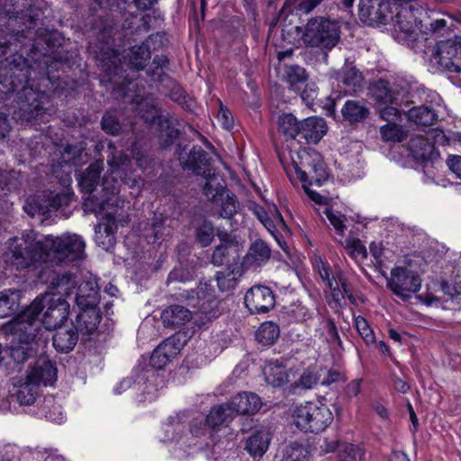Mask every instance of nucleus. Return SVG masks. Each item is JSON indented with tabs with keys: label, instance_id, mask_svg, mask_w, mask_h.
Returning a JSON list of instances; mask_svg holds the SVG:
<instances>
[{
	"label": "nucleus",
	"instance_id": "1",
	"mask_svg": "<svg viewBox=\"0 0 461 461\" xmlns=\"http://www.w3.org/2000/svg\"><path fill=\"white\" fill-rule=\"evenodd\" d=\"M3 331L6 335H12L14 339L8 347L0 344V365L5 357L10 359L5 363L6 366L23 365L35 356L40 348H45L48 344V337L43 336L38 328L23 321L18 315L3 326Z\"/></svg>",
	"mask_w": 461,
	"mask_h": 461
},
{
	"label": "nucleus",
	"instance_id": "2",
	"mask_svg": "<svg viewBox=\"0 0 461 461\" xmlns=\"http://www.w3.org/2000/svg\"><path fill=\"white\" fill-rule=\"evenodd\" d=\"M427 234L416 226L405 228V291L417 293L421 287V275L428 266Z\"/></svg>",
	"mask_w": 461,
	"mask_h": 461
},
{
	"label": "nucleus",
	"instance_id": "3",
	"mask_svg": "<svg viewBox=\"0 0 461 461\" xmlns=\"http://www.w3.org/2000/svg\"><path fill=\"white\" fill-rule=\"evenodd\" d=\"M43 311L42 324L46 330H56L67 321L69 314V303L61 297L44 294L37 296L25 310L18 314L23 321L33 324L43 333V336L47 337L46 331L41 328L38 319Z\"/></svg>",
	"mask_w": 461,
	"mask_h": 461
},
{
	"label": "nucleus",
	"instance_id": "4",
	"mask_svg": "<svg viewBox=\"0 0 461 461\" xmlns=\"http://www.w3.org/2000/svg\"><path fill=\"white\" fill-rule=\"evenodd\" d=\"M403 0H359L358 18L367 26L394 23L399 32H402V11Z\"/></svg>",
	"mask_w": 461,
	"mask_h": 461
},
{
	"label": "nucleus",
	"instance_id": "5",
	"mask_svg": "<svg viewBox=\"0 0 461 461\" xmlns=\"http://www.w3.org/2000/svg\"><path fill=\"white\" fill-rule=\"evenodd\" d=\"M46 249L45 261L56 265L68 264L85 258V241L77 234H64L59 237L47 236L43 240Z\"/></svg>",
	"mask_w": 461,
	"mask_h": 461
},
{
	"label": "nucleus",
	"instance_id": "6",
	"mask_svg": "<svg viewBox=\"0 0 461 461\" xmlns=\"http://www.w3.org/2000/svg\"><path fill=\"white\" fill-rule=\"evenodd\" d=\"M405 98L408 103L417 104L418 105L408 110V120L417 125L429 126L438 121V112L432 106L433 103L440 101V97L436 92L428 90L423 86L414 83L405 89Z\"/></svg>",
	"mask_w": 461,
	"mask_h": 461
},
{
	"label": "nucleus",
	"instance_id": "7",
	"mask_svg": "<svg viewBox=\"0 0 461 461\" xmlns=\"http://www.w3.org/2000/svg\"><path fill=\"white\" fill-rule=\"evenodd\" d=\"M101 171V164L99 162L93 163L79 175L77 179L81 191L89 195L84 202L86 210L95 213L105 210L110 205V201L112 200L110 195H114L118 193L115 186L110 188L106 185L107 181H104L102 185L103 191L105 193L104 195L98 197L93 194L100 182Z\"/></svg>",
	"mask_w": 461,
	"mask_h": 461
},
{
	"label": "nucleus",
	"instance_id": "8",
	"mask_svg": "<svg viewBox=\"0 0 461 461\" xmlns=\"http://www.w3.org/2000/svg\"><path fill=\"white\" fill-rule=\"evenodd\" d=\"M300 167L295 166L297 177L303 183V187L308 197L318 204H325L327 197L321 195L310 188L311 185L321 186L328 179V172L324 162L319 156L306 154L301 157Z\"/></svg>",
	"mask_w": 461,
	"mask_h": 461
},
{
	"label": "nucleus",
	"instance_id": "9",
	"mask_svg": "<svg viewBox=\"0 0 461 461\" xmlns=\"http://www.w3.org/2000/svg\"><path fill=\"white\" fill-rule=\"evenodd\" d=\"M9 15V26H15L16 24H22V29L14 30L7 36L8 38L3 37L4 30L0 31V54L5 55L7 50L14 46V51H17L18 43L21 42L22 38H28L32 30L37 27L38 23L43 17V12L35 6H30L25 13H22L19 15V12H10Z\"/></svg>",
	"mask_w": 461,
	"mask_h": 461
},
{
	"label": "nucleus",
	"instance_id": "10",
	"mask_svg": "<svg viewBox=\"0 0 461 461\" xmlns=\"http://www.w3.org/2000/svg\"><path fill=\"white\" fill-rule=\"evenodd\" d=\"M302 39L312 47L331 50L340 40V28L337 22L324 17H315L308 21Z\"/></svg>",
	"mask_w": 461,
	"mask_h": 461
},
{
	"label": "nucleus",
	"instance_id": "11",
	"mask_svg": "<svg viewBox=\"0 0 461 461\" xmlns=\"http://www.w3.org/2000/svg\"><path fill=\"white\" fill-rule=\"evenodd\" d=\"M43 246V240L36 241L30 234L10 239L9 249L12 254V264L19 270L28 268L36 263H47L45 261L46 249Z\"/></svg>",
	"mask_w": 461,
	"mask_h": 461
},
{
	"label": "nucleus",
	"instance_id": "12",
	"mask_svg": "<svg viewBox=\"0 0 461 461\" xmlns=\"http://www.w3.org/2000/svg\"><path fill=\"white\" fill-rule=\"evenodd\" d=\"M295 425L305 432L323 431L333 420L330 410L321 402H306L294 411Z\"/></svg>",
	"mask_w": 461,
	"mask_h": 461
},
{
	"label": "nucleus",
	"instance_id": "13",
	"mask_svg": "<svg viewBox=\"0 0 461 461\" xmlns=\"http://www.w3.org/2000/svg\"><path fill=\"white\" fill-rule=\"evenodd\" d=\"M19 117L26 122L44 120L51 112V101L45 93L24 86L18 93Z\"/></svg>",
	"mask_w": 461,
	"mask_h": 461
},
{
	"label": "nucleus",
	"instance_id": "14",
	"mask_svg": "<svg viewBox=\"0 0 461 461\" xmlns=\"http://www.w3.org/2000/svg\"><path fill=\"white\" fill-rule=\"evenodd\" d=\"M433 59L447 72H461V45L456 38L437 42L432 51Z\"/></svg>",
	"mask_w": 461,
	"mask_h": 461
},
{
	"label": "nucleus",
	"instance_id": "15",
	"mask_svg": "<svg viewBox=\"0 0 461 461\" xmlns=\"http://www.w3.org/2000/svg\"><path fill=\"white\" fill-rule=\"evenodd\" d=\"M244 303L251 314L267 313L276 305V294L268 286L257 285L247 291Z\"/></svg>",
	"mask_w": 461,
	"mask_h": 461
},
{
	"label": "nucleus",
	"instance_id": "16",
	"mask_svg": "<svg viewBox=\"0 0 461 461\" xmlns=\"http://www.w3.org/2000/svg\"><path fill=\"white\" fill-rule=\"evenodd\" d=\"M184 343L178 335H173L163 340L152 352L150 366L157 370L165 368L181 351Z\"/></svg>",
	"mask_w": 461,
	"mask_h": 461
},
{
	"label": "nucleus",
	"instance_id": "17",
	"mask_svg": "<svg viewBox=\"0 0 461 461\" xmlns=\"http://www.w3.org/2000/svg\"><path fill=\"white\" fill-rule=\"evenodd\" d=\"M179 160L185 169L191 170L194 174L202 176L205 179L214 175L210 167L211 158L201 146H194L186 158L180 155Z\"/></svg>",
	"mask_w": 461,
	"mask_h": 461
},
{
	"label": "nucleus",
	"instance_id": "18",
	"mask_svg": "<svg viewBox=\"0 0 461 461\" xmlns=\"http://www.w3.org/2000/svg\"><path fill=\"white\" fill-rule=\"evenodd\" d=\"M409 11L413 17L415 29L419 30L422 34V38L427 40L429 34H439L447 27L445 19H437L429 23V26L422 24L420 16L424 14L425 9L419 0H405V12Z\"/></svg>",
	"mask_w": 461,
	"mask_h": 461
},
{
	"label": "nucleus",
	"instance_id": "19",
	"mask_svg": "<svg viewBox=\"0 0 461 461\" xmlns=\"http://www.w3.org/2000/svg\"><path fill=\"white\" fill-rule=\"evenodd\" d=\"M57 375L56 363L45 356H41L27 374L26 379L37 385H48L57 380Z\"/></svg>",
	"mask_w": 461,
	"mask_h": 461
},
{
	"label": "nucleus",
	"instance_id": "20",
	"mask_svg": "<svg viewBox=\"0 0 461 461\" xmlns=\"http://www.w3.org/2000/svg\"><path fill=\"white\" fill-rule=\"evenodd\" d=\"M260 398L254 393L243 392L232 396L228 402L230 411L234 415H253L261 408Z\"/></svg>",
	"mask_w": 461,
	"mask_h": 461
},
{
	"label": "nucleus",
	"instance_id": "21",
	"mask_svg": "<svg viewBox=\"0 0 461 461\" xmlns=\"http://www.w3.org/2000/svg\"><path fill=\"white\" fill-rule=\"evenodd\" d=\"M181 296L189 305L203 313L206 312L205 304L211 303L215 297L213 287L207 282H200L196 289L184 290Z\"/></svg>",
	"mask_w": 461,
	"mask_h": 461
},
{
	"label": "nucleus",
	"instance_id": "22",
	"mask_svg": "<svg viewBox=\"0 0 461 461\" xmlns=\"http://www.w3.org/2000/svg\"><path fill=\"white\" fill-rule=\"evenodd\" d=\"M136 372H138V375L135 380L131 377L122 379L115 391L117 393H122L123 391L132 387L134 391L141 392L142 396L140 401L142 402L146 399L144 395L145 393L150 394L152 390H155L152 384H147L148 381L155 375V374L152 370H143V368H140V366L136 368Z\"/></svg>",
	"mask_w": 461,
	"mask_h": 461
},
{
	"label": "nucleus",
	"instance_id": "23",
	"mask_svg": "<svg viewBox=\"0 0 461 461\" xmlns=\"http://www.w3.org/2000/svg\"><path fill=\"white\" fill-rule=\"evenodd\" d=\"M56 330L52 338L53 347L60 353L72 351L78 341L80 334L78 330L72 322L69 326H59Z\"/></svg>",
	"mask_w": 461,
	"mask_h": 461
},
{
	"label": "nucleus",
	"instance_id": "24",
	"mask_svg": "<svg viewBox=\"0 0 461 461\" xmlns=\"http://www.w3.org/2000/svg\"><path fill=\"white\" fill-rule=\"evenodd\" d=\"M80 312L77 315L72 324L82 335L93 334L101 321L102 315L97 308H79Z\"/></svg>",
	"mask_w": 461,
	"mask_h": 461
},
{
	"label": "nucleus",
	"instance_id": "25",
	"mask_svg": "<svg viewBox=\"0 0 461 461\" xmlns=\"http://www.w3.org/2000/svg\"><path fill=\"white\" fill-rule=\"evenodd\" d=\"M327 132V125L324 119L320 117H309L301 121L299 136L308 143H318Z\"/></svg>",
	"mask_w": 461,
	"mask_h": 461
},
{
	"label": "nucleus",
	"instance_id": "26",
	"mask_svg": "<svg viewBox=\"0 0 461 461\" xmlns=\"http://www.w3.org/2000/svg\"><path fill=\"white\" fill-rule=\"evenodd\" d=\"M192 319L191 311L182 305H170L161 312V320L167 328L176 329Z\"/></svg>",
	"mask_w": 461,
	"mask_h": 461
},
{
	"label": "nucleus",
	"instance_id": "27",
	"mask_svg": "<svg viewBox=\"0 0 461 461\" xmlns=\"http://www.w3.org/2000/svg\"><path fill=\"white\" fill-rule=\"evenodd\" d=\"M100 301L97 284L83 282L77 289L76 303L79 308H97Z\"/></svg>",
	"mask_w": 461,
	"mask_h": 461
},
{
	"label": "nucleus",
	"instance_id": "28",
	"mask_svg": "<svg viewBox=\"0 0 461 461\" xmlns=\"http://www.w3.org/2000/svg\"><path fill=\"white\" fill-rule=\"evenodd\" d=\"M270 257L271 249L267 243L258 239L251 243L243 263L249 267H258L267 262Z\"/></svg>",
	"mask_w": 461,
	"mask_h": 461
},
{
	"label": "nucleus",
	"instance_id": "29",
	"mask_svg": "<svg viewBox=\"0 0 461 461\" xmlns=\"http://www.w3.org/2000/svg\"><path fill=\"white\" fill-rule=\"evenodd\" d=\"M368 94L376 104L395 103L394 92L392 90L390 83L385 79L372 80L368 86Z\"/></svg>",
	"mask_w": 461,
	"mask_h": 461
},
{
	"label": "nucleus",
	"instance_id": "30",
	"mask_svg": "<svg viewBox=\"0 0 461 461\" xmlns=\"http://www.w3.org/2000/svg\"><path fill=\"white\" fill-rule=\"evenodd\" d=\"M22 291L5 289L0 292V319L14 315L20 309Z\"/></svg>",
	"mask_w": 461,
	"mask_h": 461
},
{
	"label": "nucleus",
	"instance_id": "31",
	"mask_svg": "<svg viewBox=\"0 0 461 461\" xmlns=\"http://www.w3.org/2000/svg\"><path fill=\"white\" fill-rule=\"evenodd\" d=\"M369 114V109L362 102L357 100L346 101L341 108V115L349 124L363 122Z\"/></svg>",
	"mask_w": 461,
	"mask_h": 461
},
{
	"label": "nucleus",
	"instance_id": "32",
	"mask_svg": "<svg viewBox=\"0 0 461 461\" xmlns=\"http://www.w3.org/2000/svg\"><path fill=\"white\" fill-rule=\"evenodd\" d=\"M408 149L414 160L423 161L431 158L435 148L427 138L416 135L410 139Z\"/></svg>",
	"mask_w": 461,
	"mask_h": 461
},
{
	"label": "nucleus",
	"instance_id": "33",
	"mask_svg": "<svg viewBox=\"0 0 461 461\" xmlns=\"http://www.w3.org/2000/svg\"><path fill=\"white\" fill-rule=\"evenodd\" d=\"M266 382L273 387H283L289 381L286 367L277 360L269 362L264 369Z\"/></svg>",
	"mask_w": 461,
	"mask_h": 461
},
{
	"label": "nucleus",
	"instance_id": "34",
	"mask_svg": "<svg viewBox=\"0 0 461 461\" xmlns=\"http://www.w3.org/2000/svg\"><path fill=\"white\" fill-rule=\"evenodd\" d=\"M379 348L381 352L387 355L393 362V365L388 366L390 384L393 386L395 391L402 393L403 381L402 380V376L403 375V371L401 362L391 354L389 347L383 340L379 341Z\"/></svg>",
	"mask_w": 461,
	"mask_h": 461
},
{
	"label": "nucleus",
	"instance_id": "35",
	"mask_svg": "<svg viewBox=\"0 0 461 461\" xmlns=\"http://www.w3.org/2000/svg\"><path fill=\"white\" fill-rule=\"evenodd\" d=\"M269 434L264 430H257L250 435L245 444V449L253 456H262L268 448Z\"/></svg>",
	"mask_w": 461,
	"mask_h": 461
},
{
	"label": "nucleus",
	"instance_id": "36",
	"mask_svg": "<svg viewBox=\"0 0 461 461\" xmlns=\"http://www.w3.org/2000/svg\"><path fill=\"white\" fill-rule=\"evenodd\" d=\"M280 336L279 326L274 321H265L259 325L255 339L262 347L274 345Z\"/></svg>",
	"mask_w": 461,
	"mask_h": 461
},
{
	"label": "nucleus",
	"instance_id": "37",
	"mask_svg": "<svg viewBox=\"0 0 461 461\" xmlns=\"http://www.w3.org/2000/svg\"><path fill=\"white\" fill-rule=\"evenodd\" d=\"M234 417L235 415L232 411H230L227 402L226 404H221L212 408L205 420L209 427L216 429L228 426Z\"/></svg>",
	"mask_w": 461,
	"mask_h": 461
},
{
	"label": "nucleus",
	"instance_id": "38",
	"mask_svg": "<svg viewBox=\"0 0 461 461\" xmlns=\"http://www.w3.org/2000/svg\"><path fill=\"white\" fill-rule=\"evenodd\" d=\"M321 2L322 0H285L279 16H284L285 19L288 14H293L294 12L295 14H309Z\"/></svg>",
	"mask_w": 461,
	"mask_h": 461
},
{
	"label": "nucleus",
	"instance_id": "39",
	"mask_svg": "<svg viewBox=\"0 0 461 461\" xmlns=\"http://www.w3.org/2000/svg\"><path fill=\"white\" fill-rule=\"evenodd\" d=\"M150 46L147 43L134 45L129 50L127 58L131 67L137 71L143 70L150 59Z\"/></svg>",
	"mask_w": 461,
	"mask_h": 461
},
{
	"label": "nucleus",
	"instance_id": "40",
	"mask_svg": "<svg viewBox=\"0 0 461 461\" xmlns=\"http://www.w3.org/2000/svg\"><path fill=\"white\" fill-rule=\"evenodd\" d=\"M339 80L345 86L346 92L349 95L356 94L363 89L364 77L356 68H346L342 72Z\"/></svg>",
	"mask_w": 461,
	"mask_h": 461
},
{
	"label": "nucleus",
	"instance_id": "41",
	"mask_svg": "<svg viewBox=\"0 0 461 461\" xmlns=\"http://www.w3.org/2000/svg\"><path fill=\"white\" fill-rule=\"evenodd\" d=\"M301 121H298L292 113H284L278 119V132L285 140H294L300 134Z\"/></svg>",
	"mask_w": 461,
	"mask_h": 461
},
{
	"label": "nucleus",
	"instance_id": "42",
	"mask_svg": "<svg viewBox=\"0 0 461 461\" xmlns=\"http://www.w3.org/2000/svg\"><path fill=\"white\" fill-rule=\"evenodd\" d=\"M285 78L292 90L301 91L308 82L309 76L303 67L292 65L285 68Z\"/></svg>",
	"mask_w": 461,
	"mask_h": 461
},
{
	"label": "nucleus",
	"instance_id": "43",
	"mask_svg": "<svg viewBox=\"0 0 461 461\" xmlns=\"http://www.w3.org/2000/svg\"><path fill=\"white\" fill-rule=\"evenodd\" d=\"M39 395V385L33 382L26 381L22 383L14 394L17 402L23 405H32Z\"/></svg>",
	"mask_w": 461,
	"mask_h": 461
},
{
	"label": "nucleus",
	"instance_id": "44",
	"mask_svg": "<svg viewBox=\"0 0 461 461\" xmlns=\"http://www.w3.org/2000/svg\"><path fill=\"white\" fill-rule=\"evenodd\" d=\"M158 128L164 146L171 145L179 136V131L175 128L171 118L159 117Z\"/></svg>",
	"mask_w": 461,
	"mask_h": 461
},
{
	"label": "nucleus",
	"instance_id": "45",
	"mask_svg": "<svg viewBox=\"0 0 461 461\" xmlns=\"http://www.w3.org/2000/svg\"><path fill=\"white\" fill-rule=\"evenodd\" d=\"M224 194V198L221 197V210L218 217L230 220L237 214L240 203L238 197L233 193L227 192Z\"/></svg>",
	"mask_w": 461,
	"mask_h": 461
},
{
	"label": "nucleus",
	"instance_id": "46",
	"mask_svg": "<svg viewBox=\"0 0 461 461\" xmlns=\"http://www.w3.org/2000/svg\"><path fill=\"white\" fill-rule=\"evenodd\" d=\"M19 175L15 170H0V195H5L18 187Z\"/></svg>",
	"mask_w": 461,
	"mask_h": 461
},
{
	"label": "nucleus",
	"instance_id": "47",
	"mask_svg": "<svg viewBox=\"0 0 461 461\" xmlns=\"http://www.w3.org/2000/svg\"><path fill=\"white\" fill-rule=\"evenodd\" d=\"M71 273H64L58 275L50 281L52 289H56L59 294H69L70 291L75 287V281Z\"/></svg>",
	"mask_w": 461,
	"mask_h": 461
},
{
	"label": "nucleus",
	"instance_id": "48",
	"mask_svg": "<svg viewBox=\"0 0 461 461\" xmlns=\"http://www.w3.org/2000/svg\"><path fill=\"white\" fill-rule=\"evenodd\" d=\"M308 456L309 452L303 445L294 442L285 447L282 461H308Z\"/></svg>",
	"mask_w": 461,
	"mask_h": 461
},
{
	"label": "nucleus",
	"instance_id": "49",
	"mask_svg": "<svg viewBox=\"0 0 461 461\" xmlns=\"http://www.w3.org/2000/svg\"><path fill=\"white\" fill-rule=\"evenodd\" d=\"M403 267H397L392 269L391 277L387 280L388 288L401 300H403Z\"/></svg>",
	"mask_w": 461,
	"mask_h": 461
},
{
	"label": "nucleus",
	"instance_id": "50",
	"mask_svg": "<svg viewBox=\"0 0 461 461\" xmlns=\"http://www.w3.org/2000/svg\"><path fill=\"white\" fill-rule=\"evenodd\" d=\"M214 226L209 221H203L195 230V237L202 247L209 246L214 238Z\"/></svg>",
	"mask_w": 461,
	"mask_h": 461
},
{
	"label": "nucleus",
	"instance_id": "51",
	"mask_svg": "<svg viewBox=\"0 0 461 461\" xmlns=\"http://www.w3.org/2000/svg\"><path fill=\"white\" fill-rule=\"evenodd\" d=\"M381 137L384 141L402 142L403 140L402 127L396 123H387L380 129Z\"/></svg>",
	"mask_w": 461,
	"mask_h": 461
},
{
	"label": "nucleus",
	"instance_id": "52",
	"mask_svg": "<svg viewBox=\"0 0 461 461\" xmlns=\"http://www.w3.org/2000/svg\"><path fill=\"white\" fill-rule=\"evenodd\" d=\"M216 281L221 292L233 290L238 283V278L233 271H219L216 274Z\"/></svg>",
	"mask_w": 461,
	"mask_h": 461
},
{
	"label": "nucleus",
	"instance_id": "53",
	"mask_svg": "<svg viewBox=\"0 0 461 461\" xmlns=\"http://www.w3.org/2000/svg\"><path fill=\"white\" fill-rule=\"evenodd\" d=\"M42 411L46 419L50 421L60 422L63 420L61 407L54 402L53 398H46L44 400Z\"/></svg>",
	"mask_w": 461,
	"mask_h": 461
},
{
	"label": "nucleus",
	"instance_id": "54",
	"mask_svg": "<svg viewBox=\"0 0 461 461\" xmlns=\"http://www.w3.org/2000/svg\"><path fill=\"white\" fill-rule=\"evenodd\" d=\"M212 176L206 179V182L203 186V193L207 197L208 200L217 203L219 198L224 196V194L226 193V188L220 183H217V185H214L212 183Z\"/></svg>",
	"mask_w": 461,
	"mask_h": 461
},
{
	"label": "nucleus",
	"instance_id": "55",
	"mask_svg": "<svg viewBox=\"0 0 461 461\" xmlns=\"http://www.w3.org/2000/svg\"><path fill=\"white\" fill-rule=\"evenodd\" d=\"M102 129L108 134L117 135L121 131L122 126L119 119L111 112H106L101 122Z\"/></svg>",
	"mask_w": 461,
	"mask_h": 461
},
{
	"label": "nucleus",
	"instance_id": "56",
	"mask_svg": "<svg viewBox=\"0 0 461 461\" xmlns=\"http://www.w3.org/2000/svg\"><path fill=\"white\" fill-rule=\"evenodd\" d=\"M385 106L380 110V117L387 121L388 123H395L394 122L401 119L402 110L399 108L397 98L394 104H384Z\"/></svg>",
	"mask_w": 461,
	"mask_h": 461
},
{
	"label": "nucleus",
	"instance_id": "57",
	"mask_svg": "<svg viewBox=\"0 0 461 461\" xmlns=\"http://www.w3.org/2000/svg\"><path fill=\"white\" fill-rule=\"evenodd\" d=\"M235 246L228 245L226 243H221L218 245L212 252V263L214 266L220 267L228 262V256L230 249Z\"/></svg>",
	"mask_w": 461,
	"mask_h": 461
},
{
	"label": "nucleus",
	"instance_id": "58",
	"mask_svg": "<svg viewBox=\"0 0 461 461\" xmlns=\"http://www.w3.org/2000/svg\"><path fill=\"white\" fill-rule=\"evenodd\" d=\"M325 214L337 233L343 237L346 230V225L344 224L345 216L331 209H326Z\"/></svg>",
	"mask_w": 461,
	"mask_h": 461
},
{
	"label": "nucleus",
	"instance_id": "59",
	"mask_svg": "<svg viewBox=\"0 0 461 461\" xmlns=\"http://www.w3.org/2000/svg\"><path fill=\"white\" fill-rule=\"evenodd\" d=\"M356 328L367 345L375 342L374 332L365 318L358 316L356 319Z\"/></svg>",
	"mask_w": 461,
	"mask_h": 461
},
{
	"label": "nucleus",
	"instance_id": "60",
	"mask_svg": "<svg viewBox=\"0 0 461 461\" xmlns=\"http://www.w3.org/2000/svg\"><path fill=\"white\" fill-rule=\"evenodd\" d=\"M361 457L360 448L354 444H345L339 452V461H357Z\"/></svg>",
	"mask_w": 461,
	"mask_h": 461
},
{
	"label": "nucleus",
	"instance_id": "61",
	"mask_svg": "<svg viewBox=\"0 0 461 461\" xmlns=\"http://www.w3.org/2000/svg\"><path fill=\"white\" fill-rule=\"evenodd\" d=\"M319 381V376L311 368L305 369L301 375L296 385L303 389H312Z\"/></svg>",
	"mask_w": 461,
	"mask_h": 461
},
{
	"label": "nucleus",
	"instance_id": "62",
	"mask_svg": "<svg viewBox=\"0 0 461 461\" xmlns=\"http://www.w3.org/2000/svg\"><path fill=\"white\" fill-rule=\"evenodd\" d=\"M108 148L112 150V156L108 157L107 163L113 170H118L129 161L127 157L123 156L121 151L113 152L115 151V148L112 143L108 145Z\"/></svg>",
	"mask_w": 461,
	"mask_h": 461
},
{
	"label": "nucleus",
	"instance_id": "63",
	"mask_svg": "<svg viewBox=\"0 0 461 461\" xmlns=\"http://www.w3.org/2000/svg\"><path fill=\"white\" fill-rule=\"evenodd\" d=\"M345 249L348 254L353 258H356L357 256L366 257V249L359 240H347Z\"/></svg>",
	"mask_w": 461,
	"mask_h": 461
},
{
	"label": "nucleus",
	"instance_id": "64",
	"mask_svg": "<svg viewBox=\"0 0 461 461\" xmlns=\"http://www.w3.org/2000/svg\"><path fill=\"white\" fill-rule=\"evenodd\" d=\"M191 276L186 269L183 267H175L168 275L167 284L170 285L176 282L185 283L190 280Z\"/></svg>",
	"mask_w": 461,
	"mask_h": 461
}]
</instances>
